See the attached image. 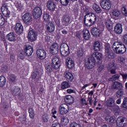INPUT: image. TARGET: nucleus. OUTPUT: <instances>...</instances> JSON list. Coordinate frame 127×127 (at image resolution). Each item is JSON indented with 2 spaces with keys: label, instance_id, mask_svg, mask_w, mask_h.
<instances>
[{
  "label": "nucleus",
  "instance_id": "nucleus-1",
  "mask_svg": "<svg viewBox=\"0 0 127 127\" xmlns=\"http://www.w3.org/2000/svg\"><path fill=\"white\" fill-rule=\"evenodd\" d=\"M97 19H98V15L92 13L91 15H86L85 16L84 18V23L86 25H93V24H95L96 23V21H97Z\"/></svg>",
  "mask_w": 127,
  "mask_h": 127
},
{
  "label": "nucleus",
  "instance_id": "nucleus-2",
  "mask_svg": "<svg viewBox=\"0 0 127 127\" xmlns=\"http://www.w3.org/2000/svg\"><path fill=\"white\" fill-rule=\"evenodd\" d=\"M116 57V55L113 50H112V48H111V46L109 45H106L105 46V59L107 61L112 60V59H114Z\"/></svg>",
  "mask_w": 127,
  "mask_h": 127
},
{
  "label": "nucleus",
  "instance_id": "nucleus-3",
  "mask_svg": "<svg viewBox=\"0 0 127 127\" xmlns=\"http://www.w3.org/2000/svg\"><path fill=\"white\" fill-rule=\"evenodd\" d=\"M60 52L62 56L66 57L70 54V48L66 43H63L60 47Z\"/></svg>",
  "mask_w": 127,
  "mask_h": 127
},
{
  "label": "nucleus",
  "instance_id": "nucleus-4",
  "mask_svg": "<svg viewBox=\"0 0 127 127\" xmlns=\"http://www.w3.org/2000/svg\"><path fill=\"white\" fill-rule=\"evenodd\" d=\"M85 66L87 69H93L96 66V59H93L91 57L85 61Z\"/></svg>",
  "mask_w": 127,
  "mask_h": 127
},
{
  "label": "nucleus",
  "instance_id": "nucleus-5",
  "mask_svg": "<svg viewBox=\"0 0 127 127\" xmlns=\"http://www.w3.org/2000/svg\"><path fill=\"white\" fill-rule=\"evenodd\" d=\"M22 19L26 25H30L32 22V16L31 14L27 12L22 16Z\"/></svg>",
  "mask_w": 127,
  "mask_h": 127
},
{
  "label": "nucleus",
  "instance_id": "nucleus-6",
  "mask_svg": "<svg viewBox=\"0 0 127 127\" xmlns=\"http://www.w3.org/2000/svg\"><path fill=\"white\" fill-rule=\"evenodd\" d=\"M100 5L103 9L110 10L112 7V2L110 0H102L100 3Z\"/></svg>",
  "mask_w": 127,
  "mask_h": 127
},
{
  "label": "nucleus",
  "instance_id": "nucleus-7",
  "mask_svg": "<svg viewBox=\"0 0 127 127\" xmlns=\"http://www.w3.org/2000/svg\"><path fill=\"white\" fill-rule=\"evenodd\" d=\"M42 15V10L40 7H35L33 11V16L36 19L39 18Z\"/></svg>",
  "mask_w": 127,
  "mask_h": 127
},
{
  "label": "nucleus",
  "instance_id": "nucleus-8",
  "mask_svg": "<svg viewBox=\"0 0 127 127\" xmlns=\"http://www.w3.org/2000/svg\"><path fill=\"white\" fill-rule=\"evenodd\" d=\"M52 67L56 70H58L60 67V60H59V58L56 57L53 58L52 61Z\"/></svg>",
  "mask_w": 127,
  "mask_h": 127
},
{
  "label": "nucleus",
  "instance_id": "nucleus-9",
  "mask_svg": "<svg viewBox=\"0 0 127 127\" xmlns=\"http://www.w3.org/2000/svg\"><path fill=\"white\" fill-rule=\"evenodd\" d=\"M69 111V106L66 104H62L59 107L61 115H66Z\"/></svg>",
  "mask_w": 127,
  "mask_h": 127
},
{
  "label": "nucleus",
  "instance_id": "nucleus-10",
  "mask_svg": "<svg viewBox=\"0 0 127 127\" xmlns=\"http://www.w3.org/2000/svg\"><path fill=\"white\" fill-rule=\"evenodd\" d=\"M28 38L31 42L35 41L37 38V32L33 30L29 31L28 33Z\"/></svg>",
  "mask_w": 127,
  "mask_h": 127
},
{
  "label": "nucleus",
  "instance_id": "nucleus-11",
  "mask_svg": "<svg viewBox=\"0 0 127 127\" xmlns=\"http://www.w3.org/2000/svg\"><path fill=\"white\" fill-rule=\"evenodd\" d=\"M1 10L3 14V15L5 16V17H9V15L10 14V11L8 10V6L6 5V4H4L1 7Z\"/></svg>",
  "mask_w": 127,
  "mask_h": 127
},
{
  "label": "nucleus",
  "instance_id": "nucleus-12",
  "mask_svg": "<svg viewBox=\"0 0 127 127\" xmlns=\"http://www.w3.org/2000/svg\"><path fill=\"white\" fill-rule=\"evenodd\" d=\"M14 29L17 34H21L23 32V26L21 23H17L16 24Z\"/></svg>",
  "mask_w": 127,
  "mask_h": 127
},
{
  "label": "nucleus",
  "instance_id": "nucleus-13",
  "mask_svg": "<svg viewBox=\"0 0 127 127\" xmlns=\"http://www.w3.org/2000/svg\"><path fill=\"white\" fill-rule=\"evenodd\" d=\"M59 52L58 44L54 43L50 47V52L53 55H55Z\"/></svg>",
  "mask_w": 127,
  "mask_h": 127
},
{
  "label": "nucleus",
  "instance_id": "nucleus-14",
  "mask_svg": "<svg viewBox=\"0 0 127 127\" xmlns=\"http://www.w3.org/2000/svg\"><path fill=\"white\" fill-rule=\"evenodd\" d=\"M64 76L67 82H72L74 80V76L71 72L65 71L64 73Z\"/></svg>",
  "mask_w": 127,
  "mask_h": 127
},
{
  "label": "nucleus",
  "instance_id": "nucleus-15",
  "mask_svg": "<svg viewBox=\"0 0 127 127\" xmlns=\"http://www.w3.org/2000/svg\"><path fill=\"white\" fill-rule=\"evenodd\" d=\"M37 55L40 59H45L46 58V52L43 49H38L37 51Z\"/></svg>",
  "mask_w": 127,
  "mask_h": 127
},
{
  "label": "nucleus",
  "instance_id": "nucleus-16",
  "mask_svg": "<svg viewBox=\"0 0 127 127\" xmlns=\"http://www.w3.org/2000/svg\"><path fill=\"white\" fill-rule=\"evenodd\" d=\"M66 65L69 69L74 68L75 64H74V61L71 58H67L66 60Z\"/></svg>",
  "mask_w": 127,
  "mask_h": 127
},
{
  "label": "nucleus",
  "instance_id": "nucleus-17",
  "mask_svg": "<svg viewBox=\"0 0 127 127\" xmlns=\"http://www.w3.org/2000/svg\"><path fill=\"white\" fill-rule=\"evenodd\" d=\"M46 28L49 32H53L55 30V25L51 22H49L46 24Z\"/></svg>",
  "mask_w": 127,
  "mask_h": 127
},
{
  "label": "nucleus",
  "instance_id": "nucleus-18",
  "mask_svg": "<svg viewBox=\"0 0 127 127\" xmlns=\"http://www.w3.org/2000/svg\"><path fill=\"white\" fill-rule=\"evenodd\" d=\"M56 5L55 3L52 0H49L47 2V7L48 9L51 10V11H54L55 10V7Z\"/></svg>",
  "mask_w": 127,
  "mask_h": 127
},
{
  "label": "nucleus",
  "instance_id": "nucleus-19",
  "mask_svg": "<svg viewBox=\"0 0 127 127\" xmlns=\"http://www.w3.org/2000/svg\"><path fill=\"white\" fill-rule=\"evenodd\" d=\"M64 101L68 105H72V104H74L75 99L71 95H66L64 97Z\"/></svg>",
  "mask_w": 127,
  "mask_h": 127
},
{
  "label": "nucleus",
  "instance_id": "nucleus-20",
  "mask_svg": "<svg viewBox=\"0 0 127 127\" xmlns=\"http://www.w3.org/2000/svg\"><path fill=\"white\" fill-rule=\"evenodd\" d=\"M106 106L110 108H113L116 106L115 99L113 97L109 98L106 101Z\"/></svg>",
  "mask_w": 127,
  "mask_h": 127
},
{
  "label": "nucleus",
  "instance_id": "nucleus-21",
  "mask_svg": "<svg viewBox=\"0 0 127 127\" xmlns=\"http://www.w3.org/2000/svg\"><path fill=\"white\" fill-rule=\"evenodd\" d=\"M114 32L117 34H121L123 32V28L122 24H117L114 27Z\"/></svg>",
  "mask_w": 127,
  "mask_h": 127
},
{
  "label": "nucleus",
  "instance_id": "nucleus-22",
  "mask_svg": "<svg viewBox=\"0 0 127 127\" xmlns=\"http://www.w3.org/2000/svg\"><path fill=\"white\" fill-rule=\"evenodd\" d=\"M91 57L93 59H96L97 60L101 61L103 59V55L99 52L94 53L92 54Z\"/></svg>",
  "mask_w": 127,
  "mask_h": 127
},
{
  "label": "nucleus",
  "instance_id": "nucleus-23",
  "mask_svg": "<svg viewBox=\"0 0 127 127\" xmlns=\"http://www.w3.org/2000/svg\"><path fill=\"white\" fill-rule=\"evenodd\" d=\"M114 52H115V53H116V54H124V53H126V51H127V48L125 47V48H123L121 47L120 48H118V49H113Z\"/></svg>",
  "mask_w": 127,
  "mask_h": 127
},
{
  "label": "nucleus",
  "instance_id": "nucleus-24",
  "mask_svg": "<svg viewBox=\"0 0 127 127\" xmlns=\"http://www.w3.org/2000/svg\"><path fill=\"white\" fill-rule=\"evenodd\" d=\"M70 20H71V17L68 15H64L63 18L62 22L64 25L67 26L70 23Z\"/></svg>",
  "mask_w": 127,
  "mask_h": 127
},
{
  "label": "nucleus",
  "instance_id": "nucleus-25",
  "mask_svg": "<svg viewBox=\"0 0 127 127\" xmlns=\"http://www.w3.org/2000/svg\"><path fill=\"white\" fill-rule=\"evenodd\" d=\"M125 48L126 47V46L125 45V44H123V43L121 42H115L113 43V48L114 49H119L121 48Z\"/></svg>",
  "mask_w": 127,
  "mask_h": 127
},
{
  "label": "nucleus",
  "instance_id": "nucleus-26",
  "mask_svg": "<svg viewBox=\"0 0 127 127\" xmlns=\"http://www.w3.org/2000/svg\"><path fill=\"white\" fill-rule=\"evenodd\" d=\"M91 33L93 36H100L101 30L97 27L93 28L91 30Z\"/></svg>",
  "mask_w": 127,
  "mask_h": 127
},
{
  "label": "nucleus",
  "instance_id": "nucleus-27",
  "mask_svg": "<svg viewBox=\"0 0 127 127\" xmlns=\"http://www.w3.org/2000/svg\"><path fill=\"white\" fill-rule=\"evenodd\" d=\"M112 88L115 90H120L123 88V85H122L121 82H115L113 83Z\"/></svg>",
  "mask_w": 127,
  "mask_h": 127
},
{
  "label": "nucleus",
  "instance_id": "nucleus-28",
  "mask_svg": "<svg viewBox=\"0 0 127 127\" xmlns=\"http://www.w3.org/2000/svg\"><path fill=\"white\" fill-rule=\"evenodd\" d=\"M83 36L85 40L90 39L91 36L90 35L89 30L85 29L83 30Z\"/></svg>",
  "mask_w": 127,
  "mask_h": 127
},
{
  "label": "nucleus",
  "instance_id": "nucleus-29",
  "mask_svg": "<svg viewBox=\"0 0 127 127\" xmlns=\"http://www.w3.org/2000/svg\"><path fill=\"white\" fill-rule=\"evenodd\" d=\"M11 93L13 96H20V88L14 87L12 89Z\"/></svg>",
  "mask_w": 127,
  "mask_h": 127
},
{
  "label": "nucleus",
  "instance_id": "nucleus-30",
  "mask_svg": "<svg viewBox=\"0 0 127 127\" xmlns=\"http://www.w3.org/2000/svg\"><path fill=\"white\" fill-rule=\"evenodd\" d=\"M6 37L9 41H16V39H15V36H14L13 32L9 33L6 35Z\"/></svg>",
  "mask_w": 127,
  "mask_h": 127
},
{
  "label": "nucleus",
  "instance_id": "nucleus-31",
  "mask_svg": "<svg viewBox=\"0 0 127 127\" xmlns=\"http://www.w3.org/2000/svg\"><path fill=\"white\" fill-rule=\"evenodd\" d=\"M106 26L108 30H113V23L110 19L105 20Z\"/></svg>",
  "mask_w": 127,
  "mask_h": 127
},
{
  "label": "nucleus",
  "instance_id": "nucleus-32",
  "mask_svg": "<svg viewBox=\"0 0 127 127\" xmlns=\"http://www.w3.org/2000/svg\"><path fill=\"white\" fill-rule=\"evenodd\" d=\"M92 7L97 13H101V12H102V9H101V7L96 3L93 4Z\"/></svg>",
  "mask_w": 127,
  "mask_h": 127
},
{
  "label": "nucleus",
  "instance_id": "nucleus-33",
  "mask_svg": "<svg viewBox=\"0 0 127 127\" xmlns=\"http://www.w3.org/2000/svg\"><path fill=\"white\" fill-rule=\"evenodd\" d=\"M93 47L94 51H100L101 49V44L99 41H96L94 43Z\"/></svg>",
  "mask_w": 127,
  "mask_h": 127
},
{
  "label": "nucleus",
  "instance_id": "nucleus-34",
  "mask_svg": "<svg viewBox=\"0 0 127 127\" xmlns=\"http://www.w3.org/2000/svg\"><path fill=\"white\" fill-rule=\"evenodd\" d=\"M70 87H71L70 83L67 81H64L61 84V89H63V90H65V89L70 88Z\"/></svg>",
  "mask_w": 127,
  "mask_h": 127
},
{
  "label": "nucleus",
  "instance_id": "nucleus-35",
  "mask_svg": "<svg viewBox=\"0 0 127 127\" xmlns=\"http://www.w3.org/2000/svg\"><path fill=\"white\" fill-rule=\"evenodd\" d=\"M45 68L48 73H51L53 71V67H52V64L50 65L49 64H47L45 65Z\"/></svg>",
  "mask_w": 127,
  "mask_h": 127
},
{
  "label": "nucleus",
  "instance_id": "nucleus-36",
  "mask_svg": "<svg viewBox=\"0 0 127 127\" xmlns=\"http://www.w3.org/2000/svg\"><path fill=\"white\" fill-rule=\"evenodd\" d=\"M6 81L5 80V77L3 76H0V87H3L5 85Z\"/></svg>",
  "mask_w": 127,
  "mask_h": 127
},
{
  "label": "nucleus",
  "instance_id": "nucleus-37",
  "mask_svg": "<svg viewBox=\"0 0 127 127\" xmlns=\"http://www.w3.org/2000/svg\"><path fill=\"white\" fill-rule=\"evenodd\" d=\"M121 14V12L119 10L115 9L112 11V15L115 17H120Z\"/></svg>",
  "mask_w": 127,
  "mask_h": 127
},
{
  "label": "nucleus",
  "instance_id": "nucleus-38",
  "mask_svg": "<svg viewBox=\"0 0 127 127\" xmlns=\"http://www.w3.org/2000/svg\"><path fill=\"white\" fill-rule=\"evenodd\" d=\"M34 113L35 112L34 110H33V108L29 109V117L31 119H34V117L35 116V114Z\"/></svg>",
  "mask_w": 127,
  "mask_h": 127
},
{
  "label": "nucleus",
  "instance_id": "nucleus-39",
  "mask_svg": "<svg viewBox=\"0 0 127 127\" xmlns=\"http://www.w3.org/2000/svg\"><path fill=\"white\" fill-rule=\"evenodd\" d=\"M18 120L22 124H26V115H23L22 116L20 117Z\"/></svg>",
  "mask_w": 127,
  "mask_h": 127
},
{
  "label": "nucleus",
  "instance_id": "nucleus-40",
  "mask_svg": "<svg viewBox=\"0 0 127 127\" xmlns=\"http://www.w3.org/2000/svg\"><path fill=\"white\" fill-rule=\"evenodd\" d=\"M120 75L116 74L113 75L111 78H109V81L113 82V81H116V80H119L120 79Z\"/></svg>",
  "mask_w": 127,
  "mask_h": 127
},
{
  "label": "nucleus",
  "instance_id": "nucleus-41",
  "mask_svg": "<svg viewBox=\"0 0 127 127\" xmlns=\"http://www.w3.org/2000/svg\"><path fill=\"white\" fill-rule=\"evenodd\" d=\"M32 77L34 80L39 79V72L38 71H34L32 73Z\"/></svg>",
  "mask_w": 127,
  "mask_h": 127
},
{
  "label": "nucleus",
  "instance_id": "nucleus-42",
  "mask_svg": "<svg viewBox=\"0 0 127 127\" xmlns=\"http://www.w3.org/2000/svg\"><path fill=\"white\" fill-rule=\"evenodd\" d=\"M69 123V120L66 117H63L61 119V123L64 126H66Z\"/></svg>",
  "mask_w": 127,
  "mask_h": 127
},
{
  "label": "nucleus",
  "instance_id": "nucleus-43",
  "mask_svg": "<svg viewBox=\"0 0 127 127\" xmlns=\"http://www.w3.org/2000/svg\"><path fill=\"white\" fill-rule=\"evenodd\" d=\"M43 18L45 21H47V22L50 20V16L47 13H44Z\"/></svg>",
  "mask_w": 127,
  "mask_h": 127
},
{
  "label": "nucleus",
  "instance_id": "nucleus-44",
  "mask_svg": "<svg viewBox=\"0 0 127 127\" xmlns=\"http://www.w3.org/2000/svg\"><path fill=\"white\" fill-rule=\"evenodd\" d=\"M4 23H5V20H4V18H3L2 15L0 13V26L4 25Z\"/></svg>",
  "mask_w": 127,
  "mask_h": 127
},
{
  "label": "nucleus",
  "instance_id": "nucleus-45",
  "mask_svg": "<svg viewBox=\"0 0 127 127\" xmlns=\"http://www.w3.org/2000/svg\"><path fill=\"white\" fill-rule=\"evenodd\" d=\"M26 55L24 52H22L18 55V58H19V59H21V60H23V59L25 58Z\"/></svg>",
  "mask_w": 127,
  "mask_h": 127
},
{
  "label": "nucleus",
  "instance_id": "nucleus-46",
  "mask_svg": "<svg viewBox=\"0 0 127 127\" xmlns=\"http://www.w3.org/2000/svg\"><path fill=\"white\" fill-rule=\"evenodd\" d=\"M60 1L61 3V4H62V5H64V6H66V5H68L70 0H60Z\"/></svg>",
  "mask_w": 127,
  "mask_h": 127
},
{
  "label": "nucleus",
  "instance_id": "nucleus-47",
  "mask_svg": "<svg viewBox=\"0 0 127 127\" xmlns=\"http://www.w3.org/2000/svg\"><path fill=\"white\" fill-rule=\"evenodd\" d=\"M25 53L27 56H31L33 53V49H30V50L26 51Z\"/></svg>",
  "mask_w": 127,
  "mask_h": 127
},
{
  "label": "nucleus",
  "instance_id": "nucleus-48",
  "mask_svg": "<svg viewBox=\"0 0 127 127\" xmlns=\"http://www.w3.org/2000/svg\"><path fill=\"white\" fill-rule=\"evenodd\" d=\"M122 106V108H124V109H127V97L124 98Z\"/></svg>",
  "mask_w": 127,
  "mask_h": 127
},
{
  "label": "nucleus",
  "instance_id": "nucleus-49",
  "mask_svg": "<svg viewBox=\"0 0 127 127\" xmlns=\"http://www.w3.org/2000/svg\"><path fill=\"white\" fill-rule=\"evenodd\" d=\"M84 55V52H83V50L82 49H79L77 51V56L78 57H82Z\"/></svg>",
  "mask_w": 127,
  "mask_h": 127
},
{
  "label": "nucleus",
  "instance_id": "nucleus-50",
  "mask_svg": "<svg viewBox=\"0 0 127 127\" xmlns=\"http://www.w3.org/2000/svg\"><path fill=\"white\" fill-rule=\"evenodd\" d=\"M42 119L44 123H47L49 120V117H48V115L45 114L42 116Z\"/></svg>",
  "mask_w": 127,
  "mask_h": 127
},
{
  "label": "nucleus",
  "instance_id": "nucleus-51",
  "mask_svg": "<svg viewBox=\"0 0 127 127\" xmlns=\"http://www.w3.org/2000/svg\"><path fill=\"white\" fill-rule=\"evenodd\" d=\"M15 80H16V76L14 74H11L9 77V81L13 82Z\"/></svg>",
  "mask_w": 127,
  "mask_h": 127
},
{
  "label": "nucleus",
  "instance_id": "nucleus-52",
  "mask_svg": "<svg viewBox=\"0 0 127 127\" xmlns=\"http://www.w3.org/2000/svg\"><path fill=\"white\" fill-rule=\"evenodd\" d=\"M69 127H81V125L77 124L75 122L70 123Z\"/></svg>",
  "mask_w": 127,
  "mask_h": 127
},
{
  "label": "nucleus",
  "instance_id": "nucleus-53",
  "mask_svg": "<svg viewBox=\"0 0 127 127\" xmlns=\"http://www.w3.org/2000/svg\"><path fill=\"white\" fill-rule=\"evenodd\" d=\"M123 95H124V90L121 88L117 91V97H121Z\"/></svg>",
  "mask_w": 127,
  "mask_h": 127
},
{
  "label": "nucleus",
  "instance_id": "nucleus-54",
  "mask_svg": "<svg viewBox=\"0 0 127 127\" xmlns=\"http://www.w3.org/2000/svg\"><path fill=\"white\" fill-rule=\"evenodd\" d=\"M52 127H61V124L56 121H55L53 123Z\"/></svg>",
  "mask_w": 127,
  "mask_h": 127
},
{
  "label": "nucleus",
  "instance_id": "nucleus-55",
  "mask_svg": "<svg viewBox=\"0 0 127 127\" xmlns=\"http://www.w3.org/2000/svg\"><path fill=\"white\" fill-rule=\"evenodd\" d=\"M30 49H33V48L30 45H26L24 46V51H27L30 50Z\"/></svg>",
  "mask_w": 127,
  "mask_h": 127
},
{
  "label": "nucleus",
  "instance_id": "nucleus-56",
  "mask_svg": "<svg viewBox=\"0 0 127 127\" xmlns=\"http://www.w3.org/2000/svg\"><path fill=\"white\" fill-rule=\"evenodd\" d=\"M116 66H115V64L114 63H111L109 64L108 69L110 70L112 69H115Z\"/></svg>",
  "mask_w": 127,
  "mask_h": 127
},
{
  "label": "nucleus",
  "instance_id": "nucleus-57",
  "mask_svg": "<svg viewBox=\"0 0 127 127\" xmlns=\"http://www.w3.org/2000/svg\"><path fill=\"white\" fill-rule=\"evenodd\" d=\"M105 66L103 65H99L97 68V71L99 72H102V71L103 70Z\"/></svg>",
  "mask_w": 127,
  "mask_h": 127
},
{
  "label": "nucleus",
  "instance_id": "nucleus-58",
  "mask_svg": "<svg viewBox=\"0 0 127 127\" xmlns=\"http://www.w3.org/2000/svg\"><path fill=\"white\" fill-rule=\"evenodd\" d=\"M45 40L47 43H51V40L50 39V37L49 36H46L45 37Z\"/></svg>",
  "mask_w": 127,
  "mask_h": 127
},
{
  "label": "nucleus",
  "instance_id": "nucleus-59",
  "mask_svg": "<svg viewBox=\"0 0 127 127\" xmlns=\"http://www.w3.org/2000/svg\"><path fill=\"white\" fill-rule=\"evenodd\" d=\"M66 92L68 94H72V93L75 94L76 93V91L72 89H67Z\"/></svg>",
  "mask_w": 127,
  "mask_h": 127
},
{
  "label": "nucleus",
  "instance_id": "nucleus-60",
  "mask_svg": "<svg viewBox=\"0 0 127 127\" xmlns=\"http://www.w3.org/2000/svg\"><path fill=\"white\" fill-rule=\"evenodd\" d=\"M120 75L122 76L123 80H127V73L124 72H120Z\"/></svg>",
  "mask_w": 127,
  "mask_h": 127
},
{
  "label": "nucleus",
  "instance_id": "nucleus-61",
  "mask_svg": "<svg viewBox=\"0 0 127 127\" xmlns=\"http://www.w3.org/2000/svg\"><path fill=\"white\" fill-rule=\"evenodd\" d=\"M123 42L125 44L127 45V34H125L123 36Z\"/></svg>",
  "mask_w": 127,
  "mask_h": 127
},
{
  "label": "nucleus",
  "instance_id": "nucleus-62",
  "mask_svg": "<svg viewBox=\"0 0 127 127\" xmlns=\"http://www.w3.org/2000/svg\"><path fill=\"white\" fill-rule=\"evenodd\" d=\"M16 6L17 8H18L19 9H21V8H22V5L20 2H17L16 4Z\"/></svg>",
  "mask_w": 127,
  "mask_h": 127
},
{
  "label": "nucleus",
  "instance_id": "nucleus-63",
  "mask_svg": "<svg viewBox=\"0 0 127 127\" xmlns=\"http://www.w3.org/2000/svg\"><path fill=\"white\" fill-rule=\"evenodd\" d=\"M115 117H111L109 118V122L111 124H115Z\"/></svg>",
  "mask_w": 127,
  "mask_h": 127
},
{
  "label": "nucleus",
  "instance_id": "nucleus-64",
  "mask_svg": "<svg viewBox=\"0 0 127 127\" xmlns=\"http://www.w3.org/2000/svg\"><path fill=\"white\" fill-rule=\"evenodd\" d=\"M2 72H6L7 71V65H3L1 67Z\"/></svg>",
  "mask_w": 127,
  "mask_h": 127
}]
</instances>
